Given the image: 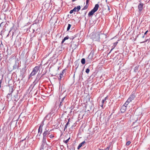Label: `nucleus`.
<instances>
[{
  "label": "nucleus",
  "instance_id": "obj_1",
  "mask_svg": "<svg viewBox=\"0 0 150 150\" xmlns=\"http://www.w3.org/2000/svg\"><path fill=\"white\" fill-rule=\"evenodd\" d=\"M99 6L98 4H96L93 8L88 13V16H92L93 14L98 10Z\"/></svg>",
  "mask_w": 150,
  "mask_h": 150
},
{
  "label": "nucleus",
  "instance_id": "obj_2",
  "mask_svg": "<svg viewBox=\"0 0 150 150\" xmlns=\"http://www.w3.org/2000/svg\"><path fill=\"white\" fill-rule=\"evenodd\" d=\"M50 131H49L48 130H47L46 129L43 133V137L42 140L44 141H46V139L47 138L48 136L50 134Z\"/></svg>",
  "mask_w": 150,
  "mask_h": 150
},
{
  "label": "nucleus",
  "instance_id": "obj_3",
  "mask_svg": "<svg viewBox=\"0 0 150 150\" xmlns=\"http://www.w3.org/2000/svg\"><path fill=\"white\" fill-rule=\"evenodd\" d=\"M39 68L38 67H36L33 69L32 72L30 74L29 76V77L32 76H34L35 75L38 71L39 69Z\"/></svg>",
  "mask_w": 150,
  "mask_h": 150
},
{
  "label": "nucleus",
  "instance_id": "obj_4",
  "mask_svg": "<svg viewBox=\"0 0 150 150\" xmlns=\"http://www.w3.org/2000/svg\"><path fill=\"white\" fill-rule=\"evenodd\" d=\"M47 148V144L46 143V141L42 140V144L40 148V150L42 149H46Z\"/></svg>",
  "mask_w": 150,
  "mask_h": 150
},
{
  "label": "nucleus",
  "instance_id": "obj_5",
  "mask_svg": "<svg viewBox=\"0 0 150 150\" xmlns=\"http://www.w3.org/2000/svg\"><path fill=\"white\" fill-rule=\"evenodd\" d=\"M136 96L134 94H132L130 96L129 98L127 99L128 101H129L130 102H131L132 100H133L135 97Z\"/></svg>",
  "mask_w": 150,
  "mask_h": 150
},
{
  "label": "nucleus",
  "instance_id": "obj_6",
  "mask_svg": "<svg viewBox=\"0 0 150 150\" xmlns=\"http://www.w3.org/2000/svg\"><path fill=\"white\" fill-rule=\"evenodd\" d=\"M21 39L19 38L17 39V40H15V44L18 46L20 45L21 43Z\"/></svg>",
  "mask_w": 150,
  "mask_h": 150
},
{
  "label": "nucleus",
  "instance_id": "obj_7",
  "mask_svg": "<svg viewBox=\"0 0 150 150\" xmlns=\"http://www.w3.org/2000/svg\"><path fill=\"white\" fill-rule=\"evenodd\" d=\"M144 4H140L138 6V8L139 9V11L141 12L143 8V6Z\"/></svg>",
  "mask_w": 150,
  "mask_h": 150
},
{
  "label": "nucleus",
  "instance_id": "obj_8",
  "mask_svg": "<svg viewBox=\"0 0 150 150\" xmlns=\"http://www.w3.org/2000/svg\"><path fill=\"white\" fill-rule=\"evenodd\" d=\"M81 8L80 6H77V7H75L73 9V11L75 12L78 11Z\"/></svg>",
  "mask_w": 150,
  "mask_h": 150
},
{
  "label": "nucleus",
  "instance_id": "obj_9",
  "mask_svg": "<svg viewBox=\"0 0 150 150\" xmlns=\"http://www.w3.org/2000/svg\"><path fill=\"white\" fill-rule=\"evenodd\" d=\"M126 107L122 106L121 107V108L120 109V111L122 113H124L125 112L126 110Z\"/></svg>",
  "mask_w": 150,
  "mask_h": 150
},
{
  "label": "nucleus",
  "instance_id": "obj_10",
  "mask_svg": "<svg viewBox=\"0 0 150 150\" xmlns=\"http://www.w3.org/2000/svg\"><path fill=\"white\" fill-rule=\"evenodd\" d=\"M38 133H40V134L39 135V136H40L42 131V127L41 125H40L39 129H38Z\"/></svg>",
  "mask_w": 150,
  "mask_h": 150
},
{
  "label": "nucleus",
  "instance_id": "obj_11",
  "mask_svg": "<svg viewBox=\"0 0 150 150\" xmlns=\"http://www.w3.org/2000/svg\"><path fill=\"white\" fill-rule=\"evenodd\" d=\"M69 38V37L68 36H66V37H64V39L62 41V43H63L64 42V41L66 40H67Z\"/></svg>",
  "mask_w": 150,
  "mask_h": 150
},
{
  "label": "nucleus",
  "instance_id": "obj_12",
  "mask_svg": "<svg viewBox=\"0 0 150 150\" xmlns=\"http://www.w3.org/2000/svg\"><path fill=\"white\" fill-rule=\"evenodd\" d=\"M130 102L128 101V100H127V101L124 104V105H123V106H124L125 107H126L127 105H128V103H129Z\"/></svg>",
  "mask_w": 150,
  "mask_h": 150
},
{
  "label": "nucleus",
  "instance_id": "obj_13",
  "mask_svg": "<svg viewBox=\"0 0 150 150\" xmlns=\"http://www.w3.org/2000/svg\"><path fill=\"white\" fill-rule=\"evenodd\" d=\"M81 62L82 64H84L85 63V59L84 58H82L81 59Z\"/></svg>",
  "mask_w": 150,
  "mask_h": 150
},
{
  "label": "nucleus",
  "instance_id": "obj_14",
  "mask_svg": "<svg viewBox=\"0 0 150 150\" xmlns=\"http://www.w3.org/2000/svg\"><path fill=\"white\" fill-rule=\"evenodd\" d=\"M18 65L16 64V63H15V65L13 66V69H16L18 68Z\"/></svg>",
  "mask_w": 150,
  "mask_h": 150
},
{
  "label": "nucleus",
  "instance_id": "obj_15",
  "mask_svg": "<svg viewBox=\"0 0 150 150\" xmlns=\"http://www.w3.org/2000/svg\"><path fill=\"white\" fill-rule=\"evenodd\" d=\"M71 26V25L69 24L68 25V26L67 28V31L69 30L70 29Z\"/></svg>",
  "mask_w": 150,
  "mask_h": 150
},
{
  "label": "nucleus",
  "instance_id": "obj_16",
  "mask_svg": "<svg viewBox=\"0 0 150 150\" xmlns=\"http://www.w3.org/2000/svg\"><path fill=\"white\" fill-rule=\"evenodd\" d=\"M70 137L67 139V140H65V141H64V140L63 142L65 143H66V144H67L68 142H69V140L70 139Z\"/></svg>",
  "mask_w": 150,
  "mask_h": 150
},
{
  "label": "nucleus",
  "instance_id": "obj_17",
  "mask_svg": "<svg viewBox=\"0 0 150 150\" xmlns=\"http://www.w3.org/2000/svg\"><path fill=\"white\" fill-rule=\"evenodd\" d=\"M4 23L2 22L0 24V29L1 28V29L2 28V27L4 25Z\"/></svg>",
  "mask_w": 150,
  "mask_h": 150
},
{
  "label": "nucleus",
  "instance_id": "obj_18",
  "mask_svg": "<svg viewBox=\"0 0 150 150\" xmlns=\"http://www.w3.org/2000/svg\"><path fill=\"white\" fill-rule=\"evenodd\" d=\"M88 7V6L86 4V5L82 9V10H84L86 9Z\"/></svg>",
  "mask_w": 150,
  "mask_h": 150
},
{
  "label": "nucleus",
  "instance_id": "obj_19",
  "mask_svg": "<svg viewBox=\"0 0 150 150\" xmlns=\"http://www.w3.org/2000/svg\"><path fill=\"white\" fill-rule=\"evenodd\" d=\"M106 98H105L104 99H103L102 100V104H103L104 103L105 101L106 100ZM101 106L102 107L103 106V104H102V105H101Z\"/></svg>",
  "mask_w": 150,
  "mask_h": 150
},
{
  "label": "nucleus",
  "instance_id": "obj_20",
  "mask_svg": "<svg viewBox=\"0 0 150 150\" xmlns=\"http://www.w3.org/2000/svg\"><path fill=\"white\" fill-rule=\"evenodd\" d=\"M110 147V146H109L108 147H107L105 149H100V150H109V149Z\"/></svg>",
  "mask_w": 150,
  "mask_h": 150
},
{
  "label": "nucleus",
  "instance_id": "obj_21",
  "mask_svg": "<svg viewBox=\"0 0 150 150\" xmlns=\"http://www.w3.org/2000/svg\"><path fill=\"white\" fill-rule=\"evenodd\" d=\"M86 143L85 142V141H83V142H82L81 143L79 144V145L82 146L84 144H85Z\"/></svg>",
  "mask_w": 150,
  "mask_h": 150
},
{
  "label": "nucleus",
  "instance_id": "obj_22",
  "mask_svg": "<svg viewBox=\"0 0 150 150\" xmlns=\"http://www.w3.org/2000/svg\"><path fill=\"white\" fill-rule=\"evenodd\" d=\"M90 71V70L89 69L87 68L86 70V72L87 74H88L89 72Z\"/></svg>",
  "mask_w": 150,
  "mask_h": 150
},
{
  "label": "nucleus",
  "instance_id": "obj_23",
  "mask_svg": "<svg viewBox=\"0 0 150 150\" xmlns=\"http://www.w3.org/2000/svg\"><path fill=\"white\" fill-rule=\"evenodd\" d=\"M118 42L117 41L113 43V46H114V47H115L117 44Z\"/></svg>",
  "mask_w": 150,
  "mask_h": 150
},
{
  "label": "nucleus",
  "instance_id": "obj_24",
  "mask_svg": "<svg viewBox=\"0 0 150 150\" xmlns=\"http://www.w3.org/2000/svg\"><path fill=\"white\" fill-rule=\"evenodd\" d=\"M49 137H50V138L51 139L53 137H54V136L53 134H50L49 135Z\"/></svg>",
  "mask_w": 150,
  "mask_h": 150
},
{
  "label": "nucleus",
  "instance_id": "obj_25",
  "mask_svg": "<svg viewBox=\"0 0 150 150\" xmlns=\"http://www.w3.org/2000/svg\"><path fill=\"white\" fill-rule=\"evenodd\" d=\"M130 143H131V142L130 141H128L127 142V143H126V145H129L130 144Z\"/></svg>",
  "mask_w": 150,
  "mask_h": 150
},
{
  "label": "nucleus",
  "instance_id": "obj_26",
  "mask_svg": "<svg viewBox=\"0 0 150 150\" xmlns=\"http://www.w3.org/2000/svg\"><path fill=\"white\" fill-rule=\"evenodd\" d=\"M63 76L62 74H60V76H59V79L60 80L62 78V76Z\"/></svg>",
  "mask_w": 150,
  "mask_h": 150
},
{
  "label": "nucleus",
  "instance_id": "obj_27",
  "mask_svg": "<svg viewBox=\"0 0 150 150\" xmlns=\"http://www.w3.org/2000/svg\"><path fill=\"white\" fill-rule=\"evenodd\" d=\"M138 68L137 67H136L134 68V71H135V72H136L137 71V70H138Z\"/></svg>",
  "mask_w": 150,
  "mask_h": 150
},
{
  "label": "nucleus",
  "instance_id": "obj_28",
  "mask_svg": "<svg viewBox=\"0 0 150 150\" xmlns=\"http://www.w3.org/2000/svg\"><path fill=\"white\" fill-rule=\"evenodd\" d=\"M38 82V80H35V81L33 83H35L34 85H35Z\"/></svg>",
  "mask_w": 150,
  "mask_h": 150
},
{
  "label": "nucleus",
  "instance_id": "obj_29",
  "mask_svg": "<svg viewBox=\"0 0 150 150\" xmlns=\"http://www.w3.org/2000/svg\"><path fill=\"white\" fill-rule=\"evenodd\" d=\"M69 119L68 122H67V123H66V126H68V125H69Z\"/></svg>",
  "mask_w": 150,
  "mask_h": 150
},
{
  "label": "nucleus",
  "instance_id": "obj_30",
  "mask_svg": "<svg viewBox=\"0 0 150 150\" xmlns=\"http://www.w3.org/2000/svg\"><path fill=\"white\" fill-rule=\"evenodd\" d=\"M107 8H108V11H110V7L108 5H107Z\"/></svg>",
  "mask_w": 150,
  "mask_h": 150
},
{
  "label": "nucleus",
  "instance_id": "obj_31",
  "mask_svg": "<svg viewBox=\"0 0 150 150\" xmlns=\"http://www.w3.org/2000/svg\"><path fill=\"white\" fill-rule=\"evenodd\" d=\"M74 11H73V10H71L70 11V12H69V13H70V14H71Z\"/></svg>",
  "mask_w": 150,
  "mask_h": 150
},
{
  "label": "nucleus",
  "instance_id": "obj_32",
  "mask_svg": "<svg viewBox=\"0 0 150 150\" xmlns=\"http://www.w3.org/2000/svg\"><path fill=\"white\" fill-rule=\"evenodd\" d=\"M65 98V97H63L62 99V100H61V102H63V100H64V98Z\"/></svg>",
  "mask_w": 150,
  "mask_h": 150
},
{
  "label": "nucleus",
  "instance_id": "obj_33",
  "mask_svg": "<svg viewBox=\"0 0 150 150\" xmlns=\"http://www.w3.org/2000/svg\"><path fill=\"white\" fill-rule=\"evenodd\" d=\"M89 0H86V5H87L88 4V2H89Z\"/></svg>",
  "mask_w": 150,
  "mask_h": 150
},
{
  "label": "nucleus",
  "instance_id": "obj_34",
  "mask_svg": "<svg viewBox=\"0 0 150 150\" xmlns=\"http://www.w3.org/2000/svg\"><path fill=\"white\" fill-rule=\"evenodd\" d=\"M81 146L79 144L78 146L77 149H79Z\"/></svg>",
  "mask_w": 150,
  "mask_h": 150
},
{
  "label": "nucleus",
  "instance_id": "obj_35",
  "mask_svg": "<svg viewBox=\"0 0 150 150\" xmlns=\"http://www.w3.org/2000/svg\"><path fill=\"white\" fill-rule=\"evenodd\" d=\"M67 126L66 125H65V127H64V131H65L66 129L67 128Z\"/></svg>",
  "mask_w": 150,
  "mask_h": 150
},
{
  "label": "nucleus",
  "instance_id": "obj_36",
  "mask_svg": "<svg viewBox=\"0 0 150 150\" xmlns=\"http://www.w3.org/2000/svg\"><path fill=\"white\" fill-rule=\"evenodd\" d=\"M62 103V102L60 101V104H59V106H61V105H62L63 104Z\"/></svg>",
  "mask_w": 150,
  "mask_h": 150
},
{
  "label": "nucleus",
  "instance_id": "obj_37",
  "mask_svg": "<svg viewBox=\"0 0 150 150\" xmlns=\"http://www.w3.org/2000/svg\"><path fill=\"white\" fill-rule=\"evenodd\" d=\"M65 72V70H63L62 72V73L61 74H62V75H63V74L64 73V72Z\"/></svg>",
  "mask_w": 150,
  "mask_h": 150
},
{
  "label": "nucleus",
  "instance_id": "obj_38",
  "mask_svg": "<svg viewBox=\"0 0 150 150\" xmlns=\"http://www.w3.org/2000/svg\"><path fill=\"white\" fill-rule=\"evenodd\" d=\"M148 32V30H147L144 33V35H145L146 34V33H147Z\"/></svg>",
  "mask_w": 150,
  "mask_h": 150
},
{
  "label": "nucleus",
  "instance_id": "obj_39",
  "mask_svg": "<svg viewBox=\"0 0 150 150\" xmlns=\"http://www.w3.org/2000/svg\"><path fill=\"white\" fill-rule=\"evenodd\" d=\"M112 48H113V49L115 48V47H114V46H112Z\"/></svg>",
  "mask_w": 150,
  "mask_h": 150
},
{
  "label": "nucleus",
  "instance_id": "obj_40",
  "mask_svg": "<svg viewBox=\"0 0 150 150\" xmlns=\"http://www.w3.org/2000/svg\"><path fill=\"white\" fill-rule=\"evenodd\" d=\"M76 1V0H72V1L74 2Z\"/></svg>",
  "mask_w": 150,
  "mask_h": 150
},
{
  "label": "nucleus",
  "instance_id": "obj_41",
  "mask_svg": "<svg viewBox=\"0 0 150 150\" xmlns=\"http://www.w3.org/2000/svg\"><path fill=\"white\" fill-rule=\"evenodd\" d=\"M113 49V48H112V49H111V50H111V51H112V50Z\"/></svg>",
  "mask_w": 150,
  "mask_h": 150
},
{
  "label": "nucleus",
  "instance_id": "obj_42",
  "mask_svg": "<svg viewBox=\"0 0 150 150\" xmlns=\"http://www.w3.org/2000/svg\"><path fill=\"white\" fill-rule=\"evenodd\" d=\"M144 35L143 36H142V38H144Z\"/></svg>",
  "mask_w": 150,
  "mask_h": 150
},
{
  "label": "nucleus",
  "instance_id": "obj_43",
  "mask_svg": "<svg viewBox=\"0 0 150 150\" xmlns=\"http://www.w3.org/2000/svg\"><path fill=\"white\" fill-rule=\"evenodd\" d=\"M48 116V115L46 116L45 117H47Z\"/></svg>",
  "mask_w": 150,
  "mask_h": 150
},
{
  "label": "nucleus",
  "instance_id": "obj_44",
  "mask_svg": "<svg viewBox=\"0 0 150 150\" xmlns=\"http://www.w3.org/2000/svg\"><path fill=\"white\" fill-rule=\"evenodd\" d=\"M111 51H111V50H110V52H109V53H110L111 52Z\"/></svg>",
  "mask_w": 150,
  "mask_h": 150
},
{
  "label": "nucleus",
  "instance_id": "obj_45",
  "mask_svg": "<svg viewBox=\"0 0 150 150\" xmlns=\"http://www.w3.org/2000/svg\"><path fill=\"white\" fill-rule=\"evenodd\" d=\"M144 42H145L144 41V42H143V43H144Z\"/></svg>",
  "mask_w": 150,
  "mask_h": 150
}]
</instances>
